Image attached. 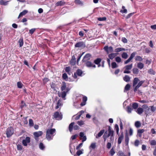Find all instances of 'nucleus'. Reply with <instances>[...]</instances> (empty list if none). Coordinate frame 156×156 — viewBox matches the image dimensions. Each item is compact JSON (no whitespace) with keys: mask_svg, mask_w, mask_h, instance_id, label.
I'll return each mask as SVG.
<instances>
[{"mask_svg":"<svg viewBox=\"0 0 156 156\" xmlns=\"http://www.w3.org/2000/svg\"><path fill=\"white\" fill-rule=\"evenodd\" d=\"M46 138L50 141L53 139V136L55 135L56 130L54 128L48 129H46Z\"/></svg>","mask_w":156,"mask_h":156,"instance_id":"f257e3e1","label":"nucleus"},{"mask_svg":"<svg viewBox=\"0 0 156 156\" xmlns=\"http://www.w3.org/2000/svg\"><path fill=\"white\" fill-rule=\"evenodd\" d=\"M53 116V118L58 120H61L62 118V114L61 112H55Z\"/></svg>","mask_w":156,"mask_h":156,"instance_id":"f03ea898","label":"nucleus"},{"mask_svg":"<svg viewBox=\"0 0 156 156\" xmlns=\"http://www.w3.org/2000/svg\"><path fill=\"white\" fill-rule=\"evenodd\" d=\"M142 107L144 109L145 114L147 115H151L152 113L150 106L148 107L146 105H143Z\"/></svg>","mask_w":156,"mask_h":156,"instance_id":"7ed1b4c3","label":"nucleus"},{"mask_svg":"<svg viewBox=\"0 0 156 156\" xmlns=\"http://www.w3.org/2000/svg\"><path fill=\"white\" fill-rule=\"evenodd\" d=\"M14 133V129L12 127H10L8 128L6 132V134L8 137L11 136Z\"/></svg>","mask_w":156,"mask_h":156,"instance_id":"20e7f679","label":"nucleus"},{"mask_svg":"<svg viewBox=\"0 0 156 156\" xmlns=\"http://www.w3.org/2000/svg\"><path fill=\"white\" fill-rule=\"evenodd\" d=\"M103 49L108 54L113 51V48L112 46L108 47V46H105L104 47Z\"/></svg>","mask_w":156,"mask_h":156,"instance_id":"39448f33","label":"nucleus"},{"mask_svg":"<svg viewBox=\"0 0 156 156\" xmlns=\"http://www.w3.org/2000/svg\"><path fill=\"white\" fill-rule=\"evenodd\" d=\"M43 134V133L41 131H38L37 132H34L33 133V135L34 136L35 139L37 140H38V137L41 136Z\"/></svg>","mask_w":156,"mask_h":156,"instance_id":"423d86ee","label":"nucleus"},{"mask_svg":"<svg viewBox=\"0 0 156 156\" xmlns=\"http://www.w3.org/2000/svg\"><path fill=\"white\" fill-rule=\"evenodd\" d=\"M91 58V55L89 53L86 54L84 57L82 61L83 62H85L87 61H89V60Z\"/></svg>","mask_w":156,"mask_h":156,"instance_id":"0eeeda50","label":"nucleus"},{"mask_svg":"<svg viewBox=\"0 0 156 156\" xmlns=\"http://www.w3.org/2000/svg\"><path fill=\"white\" fill-rule=\"evenodd\" d=\"M75 46V47H80L82 48H84L85 47V45L83 42L81 41L76 43Z\"/></svg>","mask_w":156,"mask_h":156,"instance_id":"6e6552de","label":"nucleus"},{"mask_svg":"<svg viewBox=\"0 0 156 156\" xmlns=\"http://www.w3.org/2000/svg\"><path fill=\"white\" fill-rule=\"evenodd\" d=\"M30 141V138L29 137H27L25 139L23 140L22 143L24 146H27V144L29 143Z\"/></svg>","mask_w":156,"mask_h":156,"instance_id":"1a4fd4ad","label":"nucleus"},{"mask_svg":"<svg viewBox=\"0 0 156 156\" xmlns=\"http://www.w3.org/2000/svg\"><path fill=\"white\" fill-rule=\"evenodd\" d=\"M86 66L88 67H93L95 68L96 66L95 65L92 63L90 61H88L85 62Z\"/></svg>","mask_w":156,"mask_h":156,"instance_id":"9d476101","label":"nucleus"},{"mask_svg":"<svg viewBox=\"0 0 156 156\" xmlns=\"http://www.w3.org/2000/svg\"><path fill=\"white\" fill-rule=\"evenodd\" d=\"M144 83V81H141L139 82L137 86L135 87L134 89V91L135 92L137 91L138 89Z\"/></svg>","mask_w":156,"mask_h":156,"instance_id":"9b49d317","label":"nucleus"},{"mask_svg":"<svg viewBox=\"0 0 156 156\" xmlns=\"http://www.w3.org/2000/svg\"><path fill=\"white\" fill-rule=\"evenodd\" d=\"M66 95V92L63 91L61 92H58V96L59 97H62L64 100L65 99V97Z\"/></svg>","mask_w":156,"mask_h":156,"instance_id":"f8f14e48","label":"nucleus"},{"mask_svg":"<svg viewBox=\"0 0 156 156\" xmlns=\"http://www.w3.org/2000/svg\"><path fill=\"white\" fill-rule=\"evenodd\" d=\"M119 136L118 139V144H120L121 143L122 140L123 138V133L122 131L121 132V135Z\"/></svg>","mask_w":156,"mask_h":156,"instance_id":"ddd939ff","label":"nucleus"},{"mask_svg":"<svg viewBox=\"0 0 156 156\" xmlns=\"http://www.w3.org/2000/svg\"><path fill=\"white\" fill-rule=\"evenodd\" d=\"M82 73L83 72L81 70L78 69L77 70L76 73H74V77L76 78L77 77L76 74L78 76H81Z\"/></svg>","mask_w":156,"mask_h":156,"instance_id":"4468645a","label":"nucleus"},{"mask_svg":"<svg viewBox=\"0 0 156 156\" xmlns=\"http://www.w3.org/2000/svg\"><path fill=\"white\" fill-rule=\"evenodd\" d=\"M144 108H141L139 107L138 108L137 110L136 111V112L139 115H141L144 112Z\"/></svg>","mask_w":156,"mask_h":156,"instance_id":"2eb2a0df","label":"nucleus"},{"mask_svg":"<svg viewBox=\"0 0 156 156\" xmlns=\"http://www.w3.org/2000/svg\"><path fill=\"white\" fill-rule=\"evenodd\" d=\"M114 131L111 129V127L109 126L108 128V135L109 136H113Z\"/></svg>","mask_w":156,"mask_h":156,"instance_id":"dca6fc26","label":"nucleus"},{"mask_svg":"<svg viewBox=\"0 0 156 156\" xmlns=\"http://www.w3.org/2000/svg\"><path fill=\"white\" fill-rule=\"evenodd\" d=\"M55 108L57 109L59 108H60L62 105V103L60 100H58V101Z\"/></svg>","mask_w":156,"mask_h":156,"instance_id":"f3484780","label":"nucleus"},{"mask_svg":"<svg viewBox=\"0 0 156 156\" xmlns=\"http://www.w3.org/2000/svg\"><path fill=\"white\" fill-rule=\"evenodd\" d=\"M105 132V130L102 129L101 130L98 134L96 136V137L98 139Z\"/></svg>","mask_w":156,"mask_h":156,"instance_id":"a211bd4d","label":"nucleus"},{"mask_svg":"<svg viewBox=\"0 0 156 156\" xmlns=\"http://www.w3.org/2000/svg\"><path fill=\"white\" fill-rule=\"evenodd\" d=\"M76 63V58L73 55L72 57V59L70 61V64L72 65H74Z\"/></svg>","mask_w":156,"mask_h":156,"instance_id":"6ab92c4d","label":"nucleus"},{"mask_svg":"<svg viewBox=\"0 0 156 156\" xmlns=\"http://www.w3.org/2000/svg\"><path fill=\"white\" fill-rule=\"evenodd\" d=\"M139 81L140 80L138 78H135L133 80V87H135Z\"/></svg>","mask_w":156,"mask_h":156,"instance_id":"aec40b11","label":"nucleus"},{"mask_svg":"<svg viewBox=\"0 0 156 156\" xmlns=\"http://www.w3.org/2000/svg\"><path fill=\"white\" fill-rule=\"evenodd\" d=\"M27 10H24L23 11L20 13L18 17V18H19L20 17L25 15L27 13Z\"/></svg>","mask_w":156,"mask_h":156,"instance_id":"412c9836","label":"nucleus"},{"mask_svg":"<svg viewBox=\"0 0 156 156\" xmlns=\"http://www.w3.org/2000/svg\"><path fill=\"white\" fill-rule=\"evenodd\" d=\"M126 51V49L123 48H118L115 49V52H119L122 51Z\"/></svg>","mask_w":156,"mask_h":156,"instance_id":"4be33fe9","label":"nucleus"},{"mask_svg":"<svg viewBox=\"0 0 156 156\" xmlns=\"http://www.w3.org/2000/svg\"><path fill=\"white\" fill-rule=\"evenodd\" d=\"M129 138L128 137V135L126 134L125 136V142L126 145H128V144L129 142Z\"/></svg>","mask_w":156,"mask_h":156,"instance_id":"5701e85b","label":"nucleus"},{"mask_svg":"<svg viewBox=\"0 0 156 156\" xmlns=\"http://www.w3.org/2000/svg\"><path fill=\"white\" fill-rule=\"evenodd\" d=\"M130 79V77L127 75H125V76L123 78V80L127 82L129 81Z\"/></svg>","mask_w":156,"mask_h":156,"instance_id":"b1692460","label":"nucleus"},{"mask_svg":"<svg viewBox=\"0 0 156 156\" xmlns=\"http://www.w3.org/2000/svg\"><path fill=\"white\" fill-rule=\"evenodd\" d=\"M65 4V3L63 1H60L59 2H57L56 4L55 5L56 6H62L63 5Z\"/></svg>","mask_w":156,"mask_h":156,"instance_id":"393cba45","label":"nucleus"},{"mask_svg":"<svg viewBox=\"0 0 156 156\" xmlns=\"http://www.w3.org/2000/svg\"><path fill=\"white\" fill-rule=\"evenodd\" d=\"M137 66L140 69H142L144 68V64L142 62H139L137 63Z\"/></svg>","mask_w":156,"mask_h":156,"instance_id":"a878e982","label":"nucleus"},{"mask_svg":"<svg viewBox=\"0 0 156 156\" xmlns=\"http://www.w3.org/2000/svg\"><path fill=\"white\" fill-rule=\"evenodd\" d=\"M116 55V53H111L109 55L108 57L111 59H112Z\"/></svg>","mask_w":156,"mask_h":156,"instance_id":"bb28decb","label":"nucleus"},{"mask_svg":"<svg viewBox=\"0 0 156 156\" xmlns=\"http://www.w3.org/2000/svg\"><path fill=\"white\" fill-rule=\"evenodd\" d=\"M130 85L129 84H127L125 87L124 92H126V91L129 90L130 89Z\"/></svg>","mask_w":156,"mask_h":156,"instance_id":"cd10ccee","label":"nucleus"},{"mask_svg":"<svg viewBox=\"0 0 156 156\" xmlns=\"http://www.w3.org/2000/svg\"><path fill=\"white\" fill-rule=\"evenodd\" d=\"M75 3L76 4L80 5L82 6L83 5V3L79 0H75Z\"/></svg>","mask_w":156,"mask_h":156,"instance_id":"c85d7f7f","label":"nucleus"},{"mask_svg":"<svg viewBox=\"0 0 156 156\" xmlns=\"http://www.w3.org/2000/svg\"><path fill=\"white\" fill-rule=\"evenodd\" d=\"M101 58H98L95 60L94 61V62L96 64H98L101 62Z\"/></svg>","mask_w":156,"mask_h":156,"instance_id":"c756f323","label":"nucleus"},{"mask_svg":"<svg viewBox=\"0 0 156 156\" xmlns=\"http://www.w3.org/2000/svg\"><path fill=\"white\" fill-rule=\"evenodd\" d=\"M9 1H5L3 0H1L0 1V4L1 5H6L8 4V2Z\"/></svg>","mask_w":156,"mask_h":156,"instance_id":"7c9ffc66","label":"nucleus"},{"mask_svg":"<svg viewBox=\"0 0 156 156\" xmlns=\"http://www.w3.org/2000/svg\"><path fill=\"white\" fill-rule=\"evenodd\" d=\"M74 122H72L69 125V130L70 132H71L73 128L74 127Z\"/></svg>","mask_w":156,"mask_h":156,"instance_id":"2f4dec72","label":"nucleus"},{"mask_svg":"<svg viewBox=\"0 0 156 156\" xmlns=\"http://www.w3.org/2000/svg\"><path fill=\"white\" fill-rule=\"evenodd\" d=\"M141 125V124L140 122L137 121L135 122V126L136 128L140 127Z\"/></svg>","mask_w":156,"mask_h":156,"instance_id":"473e14b6","label":"nucleus"},{"mask_svg":"<svg viewBox=\"0 0 156 156\" xmlns=\"http://www.w3.org/2000/svg\"><path fill=\"white\" fill-rule=\"evenodd\" d=\"M39 147L41 150H44L45 148V146L42 143H40L39 145Z\"/></svg>","mask_w":156,"mask_h":156,"instance_id":"72a5a7b5","label":"nucleus"},{"mask_svg":"<svg viewBox=\"0 0 156 156\" xmlns=\"http://www.w3.org/2000/svg\"><path fill=\"white\" fill-rule=\"evenodd\" d=\"M139 70L138 69L136 68H134L133 69V73L136 74H137L138 73Z\"/></svg>","mask_w":156,"mask_h":156,"instance_id":"f704fd0d","label":"nucleus"},{"mask_svg":"<svg viewBox=\"0 0 156 156\" xmlns=\"http://www.w3.org/2000/svg\"><path fill=\"white\" fill-rule=\"evenodd\" d=\"M17 87L19 88H21L23 86V84L21 82H18L17 83Z\"/></svg>","mask_w":156,"mask_h":156,"instance_id":"c9c22d12","label":"nucleus"},{"mask_svg":"<svg viewBox=\"0 0 156 156\" xmlns=\"http://www.w3.org/2000/svg\"><path fill=\"white\" fill-rule=\"evenodd\" d=\"M133 67V64H131L130 65H127L125 67L126 70H130Z\"/></svg>","mask_w":156,"mask_h":156,"instance_id":"e433bc0d","label":"nucleus"},{"mask_svg":"<svg viewBox=\"0 0 156 156\" xmlns=\"http://www.w3.org/2000/svg\"><path fill=\"white\" fill-rule=\"evenodd\" d=\"M66 87V83L64 82H62V85L61 87V89L62 91L65 90Z\"/></svg>","mask_w":156,"mask_h":156,"instance_id":"4c0bfd02","label":"nucleus"},{"mask_svg":"<svg viewBox=\"0 0 156 156\" xmlns=\"http://www.w3.org/2000/svg\"><path fill=\"white\" fill-rule=\"evenodd\" d=\"M128 56L126 52H123L122 55V58L124 59L127 58Z\"/></svg>","mask_w":156,"mask_h":156,"instance_id":"58836bf2","label":"nucleus"},{"mask_svg":"<svg viewBox=\"0 0 156 156\" xmlns=\"http://www.w3.org/2000/svg\"><path fill=\"white\" fill-rule=\"evenodd\" d=\"M143 60V59L141 58V57L140 56H137L135 57V60L139 61H142Z\"/></svg>","mask_w":156,"mask_h":156,"instance_id":"ea45409f","label":"nucleus"},{"mask_svg":"<svg viewBox=\"0 0 156 156\" xmlns=\"http://www.w3.org/2000/svg\"><path fill=\"white\" fill-rule=\"evenodd\" d=\"M138 105L136 103H134L133 104L132 107L134 109H136L138 108Z\"/></svg>","mask_w":156,"mask_h":156,"instance_id":"a19ab883","label":"nucleus"},{"mask_svg":"<svg viewBox=\"0 0 156 156\" xmlns=\"http://www.w3.org/2000/svg\"><path fill=\"white\" fill-rule=\"evenodd\" d=\"M76 155H75L74 156H79L80 154H83L82 151L80 150H78L76 153Z\"/></svg>","mask_w":156,"mask_h":156,"instance_id":"79ce46f5","label":"nucleus"},{"mask_svg":"<svg viewBox=\"0 0 156 156\" xmlns=\"http://www.w3.org/2000/svg\"><path fill=\"white\" fill-rule=\"evenodd\" d=\"M62 77L63 79L65 80H67L68 79V76L67 74L65 73H64L62 76Z\"/></svg>","mask_w":156,"mask_h":156,"instance_id":"37998d69","label":"nucleus"},{"mask_svg":"<svg viewBox=\"0 0 156 156\" xmlns=\"http://www.w3.org/2000/svg\"><path fill=\"white\" fill-rule=\"evenodd\" d=\"M19 43L20 47H21L23 45V39H20L19 41Z\"/></svg>","mask_w":156,"mask_h":156,"instance_id":"c03bdc74","label":"nucleus"},{"mask_svg":"<svg viewBox=\"0 0 156 156\" xmlns=\"http://www.w3.org/2000/svg\"><path fill=\"white\" fill-rule=\"evenodd\" d=\"M151 145H156V140H152L150 142Z\"/></svg>","mask_w":156,"mask_h":156,"instance_id":"a18cd8bd","label":"nucleus"},{"mask_svg":"<svg viewBox=\"0 0 156 156\" xmlns=\"http://www.w3.org/2000/svg\"><path fill=\"white\" fill-rule=\"evenodd\" d=\"M136 53V52H133L129 58L132 60L135 56Z\"/></svg>","mask_w":156,"mask_h":156,"instance_id":"49530a36","label":"nucleus"},{"mask_svg":"<svg viewBox=\"0 0 156 156\" xmlns=\"http://www.w3.org/2000/svg\"><path fill=\"white\" fill-rule=\"evenodd\" d=\"M98 20L99 21H105L106 20V18L105 17H99L98 18Z\"/></svg>","mask_w":156,"mask_h":156,"instance_id":"de8ad7c7","label":"nucleus"},{"mask_svg":"<svg viewBox=\"0 0 156 156\" xmlns=\"http://www.w3.org/2000/svg\"><path fill=\"white\" fill-rule=\"evenodd\" d=\"M152 113L154 112L156 110V108L153 106H150Z\"/></svg>","mask_w":156,"mask_h":156,"instance_id":"09e8293b","label":"nucleus"},{"mask_svg":"<svg viewBox=\"0 0 156 156\" xmlns=\"http://www.w3.org/2000/svg\"><path fill=\"white\" fill-rule=\"evenodd\" d=\"M29 125L30 126H32L34 125L33 121L31 119H30L29 120Z\"/></svg>","mask_w":156,"mask_h":156,"instance_id":"8fccbe9b","label":"nucleus"},{"mask_svg":"<svg viewBox=\"0 0 156 156\" xmlns=\"http://www.w3.org/2000/svg\"><path fill=\"white\" fill-rule=\"evenodd\" d=\"M115 61L118 63H119L121 62V58L119 56H117L115 58Z\"/></svg>","mask_w":156,"mask_h":156,"instance_id":"3c124183","label":"nucleus"},{"mask_svg":"<svg viewBox=\"0 0 156 156\" xmlns=\"http://www.w3.org/2000/svg\"><path fill=\"white\" fill-rule=\"evenodd\" d=\"M112 67L113 69L116 68L117 67V65L115 62H112Z\"/></svg>","mask_w":156,"mask_h":156,"instance_id":"603ef678","label":"nucleus"},{"mask_svg":"<svg viewBox=\"0 0 156 156\" xmlns=\"http://www.w3.org/2000/svg\"><path fill=\"white\" fill-rule=\"evenodd\" d=\"M132 110V109L131 107H130L129 106L127 107V111L128 113H131Z\"/></svg>","mask_w":156,"mask_h":156,"instance_id":"864d4df0","label":"nucleus"},{"mask_svg":"<svg viewBox=\"0 0 156 156\" xmlns=\"http://www.w3.org/2000/svg\"><path fill=\"white\" fill-rule=\"evenodd\" d=\"M90 147L91 148L93 149H94L96 147V144L95 143H92L91 144Z\"/></svg>","mask_w":156,"mask_h":156,"instance_id":"5fc2aeb1","label":"nucleus"},{"mask_svg":"<svg viewBox=\"0 0 156 156\" xmlns=\"http://www.w3.org/2000/svg\"><path fill=\"white\" fill-rule=\"evenodd\" d=\"M17 148L18 150L21 151L22 149V145L18 144L17 145Z\"/></svg>","mask_w":156,"mask_h":156,"instance_id":"6e6d98bb","label":"nucleus"},{"mask_svg":"<svg viewBox=\"0 0 156 156\" xmlns=\"http://www.w3.org/2000/svg\"><path fill=\"white\" fill-rule=\"evenodd\" d=\"M122 41L124 43H126L127 42V40L125 37H122Z\"/></svg>","mask_w":156,"mask_h":156,"instance_id":"4d7b16f0","label":"nucleus"},{"mask_svg":"<svg viewBox=\"0 0 156 156\" xmlns=\"http://www.w3.org/2000/svg\"><path fill=\"white\" fill-rule=\"evenodd\" d=\"M77 123L78 125L80 126H81L84 124V122L83 121L81 120L80 121H78L77 122Z\"/></svg>","mask_w":156,"mask_h":156,"instance_id":"13d9d810","label":"nucleus"},{"mask_svg":"<svg viewBox=\"0 0 156 156\" xmlns=\"http://www.w3.org/2000/svg\"><path fill=\"white\" fill-rule=\"evenodd\" d=\"M82 95H79L78 96H77L76 97V100L77 101H80L81 100L82 98Z\"/></svg>","mask_w":156,"mask_h":156,"instance_id":"bf43d9fd","label":"nucleus"},{"mask_svg":"<svg viewBox=\"0 0 156 156\" xmlns=\"http://www.w3.org/2000/svg\"><path fill=\"white\" fill-rule=\"evenodd\" d=\"M139 144H140V141L139 140H137L135 141V143H134V144L136 146V147L138 146Z\"/></svg>","mask_w":156,"mask_h":156,"instance_id":"052dcab7","label":"nucleus"},{"mask_svg":"<svg viewBox=\"0 0 156 156\" xmlns=\"http://www.w3.org/2000/svg\"><path fill=\"white\" fill-rule=\"evenodd\" d=\"M119 156H126L124 154V153L122 151H120L118 152Z\"/></svg>","mask_w":156,"mask_h":156,"instance_id":"680f3d73","label":"nucleus"},{"mask_svg":"<svg viewBox=\"0 0 156 156\" xmlns=\"http://www.w3.org/2000/svg\"><path fill=\"white\" fill-rule=\"evenodd\" d=\"M149 73L151 74L154 75L155 74V72L152 69H150L149 71H148Z\"/></svg>","mask_w":156,"mask_h":156,"instance_id":"e2e57ef3","label":"nucleus"},{"mask_svg":"<svg viewBox=\"0 0 156 156\" xmlns=\"http://www.w3.org/2000/svg\"><path fill=\"white\" fill-rule=\"evenodd\" d=\"M78 136L76 134L72 136L71 137L70 140H74L75 139L76 137Z\"/></svg>","mask_w":156,"mask_h":156,"instance_id":"0e129e2a","label":"nucleus"},{"mask_svg":"<svg viewBox=\"0 0 156 156\" xmlns=\"http://www.w3.org/2000/svg\"><path fill=\"white\" fill-rule=\"evenodd\" d=\"M35 30V28H33L29 30V33L31 34H32Z\"/></svg>","mask_w":156,"mask_h":156,"instance_id":"69168bd1","label":"nucleus"},{"mask_svg":"<svg viewBox=\"0 0 156 156\" xmlns=\"http://www.w3.org/2000/svg\"><path fill=\"white\" fill-rule=\"evenodd\" d=\"M110 153L111 155H113L115 153V152L113 148H112L110 151Z\"/></svg>","mask_w":156,"mask_h":156,"instance_id":"338daca9","label":"nucleus"},{"mask_svg":"<svg viewBox=\"0 0 156 156\" xmlns=\"http://www.w3.org/2000/svg\"><path fill=\"white\" fill-rule=\"evenodd\" d=\"M144 132V130L143 129H139L137 131V132L139 133H142Z\"/></svg>","mask_w":156,"mask_h":156,"instance_id":"774afa93","label":"nucleus"}]
</instances>
